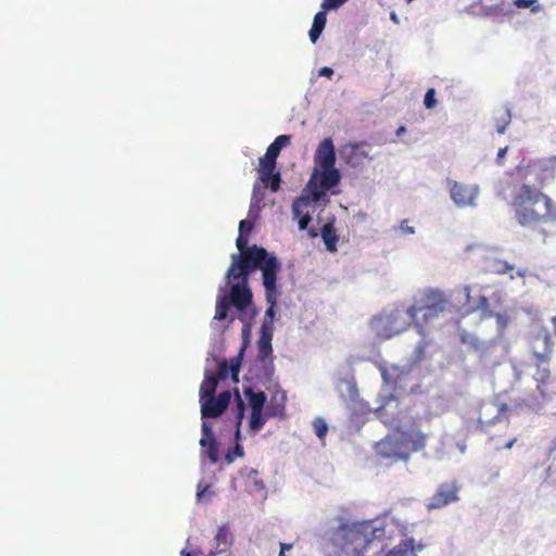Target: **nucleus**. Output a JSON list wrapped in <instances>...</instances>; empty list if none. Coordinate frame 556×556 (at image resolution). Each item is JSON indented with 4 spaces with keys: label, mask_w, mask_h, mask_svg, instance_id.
Returning <instances> with one entry per match:
<instances>
[{
    "label": "nucleus",
    "mask_w": 556,
    "mask_h": 556,
    "mask_svg": "<svg viewBox=\"0 0 556 556\" xmlns=\"http://www.w3.org/2000/svg\"><path fill=\"white\" fill-rule=\"evenodd\" d=\"M511 206L518 223L532 226L541 223H556V203L541 190L523 184L516 191Z\"/></svg>",
    "instance_id": "1"
},
{
    "label": "nucleus",
    "mask_w": 556,
    "mask_h": 556,
    "mask_svg": "<svg viewBox=\"0 0 556 556\" xmlns=\"http://www.w3.org/2000/svg\"><path fill=\"white\" fill-rule=\"evenodd\" d=\"M384 534V528L377 526L374 520L342 523L337 530V545L345 555L364 554L376 541H381Z\"/></svg>",
    "instance_id": "2"
},
{
    "label": "nucleus",
    "mask_w": 556,
    "mask_h": 556,
    "mask_svg": "<svg viewBox=\"0 0 556 556\" xmlns=\"http://www.w3.org/2000/svg\"><path fill=\"white\" fill-rule=\"evenodd\" d=\"M507 317L491 312H483L475 318L472 328L458 327L460 342L477 351H483L495 343L503 333Z\"/></svg>",
    "instance_id": "3"
},
{
    "label": "nucleus",
    "mask_w": 556,
    "mask_h": 556,
    "mask_svg": "<svg viewBox=\"0 0 556 556\" xmlns=\"http://www.w3.org/2000/svg\"><path fill=\"white\" fill-rule=\"evenodd\" d=\"M336 165V150L331 138H325L319 142L314 154V172L307 184V188L317 185L323 190H330L340 182L341 174Z\"/></svg>",
    "instance_id": "4"
},
{
    "label": "nucleus",
    "mask_w": 556,
    "mask_h": 556,
    "mask_svg": "<svg viewBox=\"0 0 556 556\" xmlns=\"http://www.w3.org/2000/svg\"><path fill=\"white\" fill-rule=\"evenodd\" d=\"M428 435L417 428L397 430L394 435L380 442V453L384 457L407 459L410 453L425 448Z\"/></svg>",
    "instance_id": "5"
},
{
    "label": "nucleus",
    "mask_w": 556,
    "mask_h": 556,
    "mask_svg": "<svg viewBox=\"0 0 556 556\" xmlns=\"http://www.w3.org/2000/svg\"><path fill=\"white\" fill-rule=\"evenodd\" d=\"M269 256L266 249L255 244L242 254H232L231 264L226 273L227 280L248 279L252 271L261 269Z\"/></svg>",
    "instance_id": "6"
},
{
    "label": "nucleus",
    "mask_w": 556,
    "mask_h": 556,
    "mask_svg": "<svg viewBox=\"0 0 556 556\" xmlns=\"http://www.w3.org/2000/svg\"><path fill=\"white\" fill-rule=\"evenodd\" d=\"M309 190L308 195H301L293 200L292 202V215L293 218L298 220L299 229L308 231V236L311 238L317 237V231L315 228H309L308 225L312 222V216L309 213V207L314 202H318L321 197L325 194L326 190L318 188L317 185L307 188Z\"/></svg>",
    "instance_id": "7"
},
{
    "label": "nucleus",
    "mask_w": 556,
    "mask_h": 556,
    "mask_svg": "<svg viewBox=\"0 0 556 556\" xmlns=\"http://www.w3.org/2000/svg\"><path fill=\"white\" fill-rule=\"evenodd\" d=\"M273 326L270 323L264 321L261 327V336L257 341V358L263 364L265 376L271 379L275 372L273 357Z\"/></svg>",
    "instance_id": "8"
},
{
    "label": "nucleus",
    "mask_w": 556,
    "mask_h": 556,
    "mask_svg": "<svg viewBox=\"0 0 556 556\" xmlns=\"http://www.w3.org/2000/svg\"><path fill=\"white\" fill-rule=\"evenodd\" d=\"M286 394L276 392L266 407L265 416L263 410H251L250 430L260 431L266 422V418L282 416L285 412Z\"/></svg>",
    "instance_id": "9"
},
{
    "label": "nucleus",
    "mask_w": 556,
    "mask_h": 556,
    "mask_svg": "<svg viewBox=\"0 0 556 556\" xmlns=\"http://www.w3.org/2000/svg\"><path fill=\"white\" fill-rule=\"evenodd\" d=\"M459 488L455 482L441 483L435 493L428 498L426 507L428 510L439 509L451 503L457 502Z\"/></svg>",
    "instance_id": "10"
},
{
    "label": "nucleus",
    "mask_w": 556,
    "mask_h": 556,
    "mask_svg": "<svg viewBox=\"0 0 556 556\" xmlns=\"http://www.w3.org/2000/svg\"><path fill=\"white\" fill-rule=\"evenodd\" d=\"M400 318L401 312L395 309L389 314H381L376 316L372 318L371 325L377 329L378 334H382L386 338H391L406 329L405 323L397 325V320Z\"/></svg>",
    "instance_id": "11"
},
{
    "label": "nucleus",
    "mask_w": 556,
    "mask_h": 556,
    "mask_svg": "<svg viewBox=\"0 0 556 556\" xmlns=\"http://www.w3.org/2000/svg\"><path fill=\"white\" fill-rule=\"evenodd\" d=\"M281 269V263L275 255H270L261 266L265 296L280 295L277 287V275Z\"/></svg>",
    "instance_id": "12"
},
{
    "label": "nucleus",
    "mask_w": 556,
    "mask_h": 556,
    "mask_svg": "<svg viewBox=\"0 0 556 556\" xmlns=\"http://www.w3.org/2000/svg\"><path fill=\"white\" fill-rule=\"evenodd\" d=\"M230 399V392L223 391L217 395V397L212 396L200 401L202 419L219 417L227 409Z\"/></svg>",
    "instance_id": "13"
},
{
    "label": "nucleus",
    "mask_w": 556,
    "mask_h": 556,
    "mask_svg": "<svg viewBox=\"0 0 556 556\" xmlns=\"http://www.w3.org/2000/svg\"><path fill=\"white\" fill-rule=\"evenodd\" d=\"M253 299L252 291L249 287L248 279H241L236 283H232L228 300L238 309L244 311L251 305Z\"/></svg>",
    "instance_id": "14"
},
{
    "label": "nucleus",
    "mask_w": 556,
    "mask_h": 556,
    "mask_svg": "<svg viewBox=\"0 0 556 556\" xmlns=\"http://www.w3.org/2000/svg\"><path fill=\"white\" fill-rule=\"evenodd\" d=\"M276 169V161L273 159H268L267 156H263L260 159L258 164V174L260 178L266 186H269L273 192H276L280 188V174L279 172H275Z\"/></svg>",
    "instance_id": "15"
},
{
    "label": "nucleus",
    "mask_w": 556,
    "mask_h": 556,
    "mask_svg": "<svg viewBox=\"0 0 556 556\" xmlns=\"http://www.w3.org/2000/svg\"><path fill=\"white\" fill-rule=\"evenodd\" d=\"M477 194L476 186L454 182L451 188V198L458 206L473 205Z\"/></svg>",
    "instance_id": "16"
},
{
    "label": "nucleus",
    "mask_w": 556,
    "mask_h": 556,
    "mask_svg": "<svg viewBox=\"0 0 556 556\" xmlns=\"http://www.w3.org/2000/svg\"><path fill=\"white\" fill-rule=\"evenodd\" d=\"M202 438L200 440V445L203 448H206L205 453L212 464H216L218 462V446L213 433L211 426L206 422H202Z\"/></svg>",
    "instance_id": "17"
},
{
    "label": "nucleus",
    "mask_w": 556,
    "mask_h": 556,
    "mask_svg": "<svg viewBox=\"0 0 556 556\" xmlns=\"http://www.w3.org/2000/svg\"><path fill=\"white\" fill-rule=\"evenodd\" d=\"M407 315L409 317L410 323L415 325V327L418 329V331L424 334L422 325L418 320V315L421 314L422 319L425 321H428L429 319L438 316L440 311H432L430 306H424L420 303H415L410 307L407 308Z\"/></svg>",
    "instance_id": "18"
},
{
    "label": "nucleus",
    "mask_w": 556,
    "mask_h": 556,
    "mask_svg": "<svg viewBox=\"0 0 556 556\" xmlns=\"http://www.w3.org/2000/svg\"><path fill=\"white\" fill-rule=\"evenodd\" d=\"M364 143H350L343 149L345 162L351 166H357L362 161L368 157V153L363 150Z\"/></svg>",
    "instance_id": "19"
},
{
    "label": "nucleus",
    "mask_w": 556,
    "mask_h": 556,
    "mask_svg": "<svg viewBox=\"0 0 556 556\" xmlns=\"http://www.w3.org/2000/svg\"><path fill=\"white\" fill-rule=\"evenodd\" d=\"M214 541L215 549L210 552L208 556H215L228 549V547L232 544V534L227 526H220L218 528Z\"/></svg>",
    "instance_id": "20"
},
{
    "label": "nucleus",
    "mask_w": 556,
    "mask_h": 556,
    "mask_svg": "<svg viewBox=\"0 0 556 556\" xmlns=\"http://www.w3.org/2000/svg\"><path fill=\"white\" fill-rule=\"evenodd\" d=\"M417 303H420L424 306H430L432 311L440 312H443L446 306V300L444 299L443 294L434 290L425 292Z\"/></svg>",
    "instance_id": "21"
},
{
    "label": "nucleus",
    "mask_w": 556,
    "mask_h": 556,
    "mask_svg": "<svg viewBox=\"0 0 556 556\" xmlns=\"http://www.w3.org/2000/svg\"><path fill=\"white\" fill-rule=\"evenodd\" d=\"M508 407L505 403H502L496 408V415L493 418H486V413L490 410V406L483 405L480 409V414L478 417V425L480 430L485 431V429L494 425L496 421L501 419V417L507 412Z\"/></svg>",
    "instance_id": "22"
},
{
    "label": "nucleus",
    "mask_w": 556,
    "mask_h": 556,
    "mask_svg": "<svg viewBox=\"0 0 556 556\" xmlns=\"http://www.w3.org/2000/svg\"><path fill=\"white\" fill-rule=\"evenodd\" d=\"M321 238L329 252L337 251L339 236L337 235V231L332 223H326L324 225V227L321 228Z\"/></svg>",
    "instance_id": "23"
},
{
    "label": "nucleus",
    "mask_w": 556,
    "mask_h": 556,
    "mask_svg": "<svg viewBox=\"0 0 556 556\" xmlns=\"http://www.w3.org/2000/svg\"><path fill=\"white\" fill-rule=\"evenodd\" d=\"M326 12L327 11H325L323 9V11L317 12L314 16L313 25L308 33L309 39L313 43H315L318 40L320 34L323 33V30L325 28V25L327 22Z\"/></svg>",
    "instance_id": "24"
},
{
    "label": "nucleus",
    "mask_w": 556,
    "mask_h": 556,
    "mask_svg": "<svg viewBox=\"0 0 556 556\" xmlns=\"http://www.w3.org/2000/svg\"><path fill=\"white\" fill-rule=\"evenodd\" d=\"M218 378L206 375L200 387V401L215 396Z\"/></svg>",
    "instance_id": "25"
},
{
    "label": "nucleus",
    "mask_w": 556,
    "mask_h": 556,
    "mask_svg": "<svg viewBox=\"0 0 556 556\" xmlns=\"http://www.w3.org/2000/svg\"><path fill=\"white\" fill-rule=\"evenodd\" d=\"M551 372L547 368H540L538 367L536 374L534 375V379L538 382V390L540 393L545 396L549 392H553L548 389V381H549Z\"/></svg>",
    "instance_id": "26"
},
{
    "label": "nucleus",
    "mask_w": 556,
    "mask_h": 556,
    "mask_svg": "<svg viewBox=\"0 0 556 556\" xmlns=\"http://www.w3.org/2000/svg\"><path fill=\"white\" fill-rule=\"evenodd\" d=\"M386 556H414V539H405Z\"/></svg>",
    "instance_id": "27"
},
{
    "label": "nucleus",
    "mask_w": 556,
    "mask_h": 556,
    "mask_svg": "<svg viewBox=\"0 0 556 556\" xmlns=\"http://www.w3.org/2000/svg\"><path fill=\"white\" fill-rule=\"evenodd\" d=\"M245 394L249 399L251 410H263L266 402V395L263 391L253 392L252 389L245 390Z\"/></svg>",
    "instance_id": "28"
},
{
    "label": "nucleus",
    "mask_w": 556,
    "mask_h": 556,
    "mask_svg": "<svg viewBox=\"0 0 556 556\" xmlns=\"http://www.w3.org/2000/svg\"><path fill=\"white\" fill-rule=\"evenodd\" d=\"M232 305L227 295L219 296L216 302L215 316L217 320H224L228 316L229 306Z\"/></svg>",
    "instance_id": "29"
},
{
    "label": "nucleus",
    "mask_w": 556,
    "mask_h": 556,
    "mask_svg": "<svg viewBox=\"0 0 556 556\" xmlns=\"http://www.w3.org/2000/svg\"><path fill=\"white\" fill-rule=\"evenodd\" d=\"M510 121H511L510 111L508 109H504L502 111L501 116H498L496 118L495 125H496L497 132L504 134L507 126L510 124Z\"/></svg>",
    "instance_id": "30"
},
{
    "label": "nucleus",
    "mask_w": 556,
    "mask_h": 556,
    "mask_svg": "<svg viewBox=\"0 0 556 556\" xmlns=\"http://www.w3.org/2000/svg\"><path fill=\"white\" fill-rule=\"evenodd\" d=\"M514 4L518 9H530L532 13H536L542 11V5L538 2V0H515Z\"/></svg>",
    "instance_id": "31"
},
{
    "label": "nucleus",
    "mask_w": 556,
    "mask_h": 556,
    "mask_svg": "<svg viewBox=\"0 0 556 556\" xmlns=\"http://www.w3.org/2000/svg\"><path fill=\"white\" fill-rule=\"evenodd\" d=\"M313 428L316 435L324 441L328 431V426L326 421L323 418H315L313 421Z\"/></svg>",
    "instance_id": "32"
},
{
    "label": "nucleus",
    "mask_w": 556,
    "mask_h": 556,
    "mask_svg": "<svg viewBox=\"0 0 556 556\" xmlns=\"http://www.w3.org/2000/svg\"><path fill=\"white\" fill-rule=\"evenodd\" d=\"M491 269L496 274H507L508 271L514 269V265L509 264L506 261H494L492 265H490Z\"/></svg>",
    "instance_id": "33"
},
{
    "label": "nucleus",
    "mask_w": 556,
    "mask_h": 556,
    "mask_svg": "<svg viewBox=\"0 0 556 556\" xmlns=\"http://www.w3.org/2000/svg\"><path fill=\"white\" fill-rule=\"evenodd\" d=\"M243 414H244V404H243L242 400L240 397H238V415H237L238 421H237V429L235 432L236 443L239 442L241 439L240 425H241V419L243 418Z\"/></svg>",
    "instance_id": "34"
},
{
    "label": "nucleus",
    "mask_w": 556,
    "mask_h": 556,
    "mask_svg": "<svg viewBox=\"0 0 556 556\" xmlns=\"http://www.w3.org/2000/svg\"><path fill=\"white\" fill-rule=\"evenodd\" d=\"M243 455H244L243 447L241 446V444L239 442H237L233 450L227 452V454L225 456V460L228 464H231L237 457H242Z\"/></svg>",
    "instance_id": "35"
},
{
    "label": "nucleus",
    "mask_w": 556,
    "mask_h": 556,
    "mask_svg": "<svg viewBox=\"0 0 556 556\" xmlns=\"http://www.w3.org/2000/svg\"><path fill=\"white\" fill-rule=\"evenodd\" d=\"M424 103L427 109H433L437 105L434 88H430L427 90V92L425 94Z\"/></svg>",
    "instance_id": "36"
},
{
    "label": "nucleus",
    "mask_w": 556,
    "mask_h": 556,
    "mask_svg": "<svg viewBox=\"0 0 556 556\" xmlns=\"http://www.w3.org/2000/svg\"><path fill=\"white\" fill-rule=\"evenodd\" d=\"M278 298H279V295L265 296L266 302L268 304V308L266 309V317H268L269 319H273L275 316V307H276Z\"/></svg>",
    "instance_id": "37"
},
{
    "label": "nucleus",
    "mask_w": 556,
    "mask_h": 556,
    "mask_svg": "<svg viewBox=\"0 0 556 556\" xmlns=\"http://www.w3.org/2000/svg\"><path fill=\"white\" fill-rule=\"evenodd\" d=\"M229 364L225 359L219 362L217 375L215 376V378H218V380H224L229 376Z\"/></svg>",
    "instance_id": "38"
},
{
    "label": "nucleus",
    "mask_w": 556,
    "mask_h": 556,
    "mask_svg": "<svg viewBox=\"0 0 556 556\" xmlns=\"http://www.w3.org/2000/svg\"><path fill=\"white\" fill-rule=\"evenodd\" d=\"M248 242H249L248 236H245L244 233L238 235L237 240H236V245L239 250V254H242L249 250L250 247H248Z\"/></svg>",
    "instance_id": "39"
},
{
    "label": "nucleus",
    "mask_w": 556,
    "mask_h": 556,
    "mask_svg": "<svg viewBox=\"0 0 556 556\" xmlns=\"http://www.w3.org/2000/svg\"><path fill=\"white\" fill-rule=\"evenodd\" d=\"M240 370V356L232 358L229 365V371L235 381H238V375Z\"/></svg>",
    "instance_id": "40"
},
{
    "label": "nucleus",
    "mask_w": 556,
    "mask_h": 556,
    "mask_svg": "<svg viewBox=\"0 0 556 556\" xmlns=\"http://www.w3.org/2000/svg\"><path fill=\"white\" fill-rule=\"evenodd\" d=\"M213 492L211 491L210 485H204L203 489H200V485L198 486L197 492V498L198 501H208L212 496Z\"/></svg>",
    "instance_id": "41"
},
{
    "label": "nucleus",
    "mask_w": 556,
    "mask_h": 556,
    "mask_svg": "<svg viewBox=\"0 0 556 556\" xmlns=\"http://www.w3.org/2000/svg\"><path fill=\"white\" fill-rule=\"evenodd\" d=\"M291 141V136L289 135H280L278 137L275 138V140L271 142L274 146H276L277 148H279V150L281 151V149L286 146H288Z\"/></svg>",
    "instance_id": "42"
},
{
    "label": "nucleus",
    "mask_w": 556,
    "mask_h": 556,
    "mask_svg": "<svg viewBox=\"0 0 556 556\" xmlns=\"http://www.w3.org/2000/svg\"><path fill=\"white\" fill-rule=\"evenodd\" d=\"M346 0H324L321 8L325 11L334 10L341 7Z\"/></svg>",
    "instance_id": "43"
},
{
    "label": "nucleus",
    "mask_w": 556,
    "mask_h": 556,
    "mask_svg": "<svg viewBox=\"0 0 556 556\" xmlns=\"http://www.w3.org/2000/svg\"><path fill=\"white\" fill-rule=\"evenodd\" d=\"M253 227L254 224L252 220L243 219L239 223V233H244L245 236H249Z\"/></svg>",
    "instance_id": "44"
},
{
    "label": "nucleus",
    "mask_w": 556,
    "mask_h": 556,
    "mask_svg": "<svg viewBox=\"0 0 556 556\" xmlns=\"http://www.w3.org/2000/svg\"><path fill=\"white\" fill-rule=\"evenodd\" d=\"M279 154H280L279 148H277L276 146L270 143L266 150L265 156L277 161V157L279 156Z\"/></svg>",
    "instance_id": "45"
},
{
    "label": "nucleus",
    "mask_w": 556,
    "mask_h": 556,
    "mask_svg": "<svg viewBox=\"0 0 556 556\" xmlns=\"http://www.w3.org/2000/svg\"><path fill=\"white\" fill-rule=\"evenodd\" d=\"M293 545L291 543H280V552L278 556H285L288 551H291Z\"/></svg>",
    "instance_id": "46"
},
{
    "label": "nucleus",
    "mask_w": 556,
    "mask_h": 556,
    "mask_svg": "<svg viewBox=\"0 0 556 556\" xmlns=\"http://www.w3.org/2000/svg\"><path fill=\"white\" fill-rule=\"evenodd\" d=\"M401 230H402L403 232H405V233H414V232H415L414 227H410V226L408 225V222H407V220H403V222L401 223Z\"/></svg>",
    "instance_id": "47"
},
{
    "label": "nucleus",
    "mask_w": 556,
    "mask_h": 556,
    "mask_svg": "<svg viewBox=\"0 0 556 556\" xmlns=\"http://www.w3.org/2000/svg\"><path fill=\"white\" fill-rule=\"evenodd\" d=\"M319 75L320 76H326V77L330 78L333 75V70L331 67H327V66L321 67L319 70Z\"/></svg>",
    "instance_id": "48"
},
{
    "label": "nucleus",
    "mask_w": 556,
    "mask_h": 556,
    "mask_svg": "<svg viewBox=\"0 0 556 556\" xmlns=\"http://www.w3.org/2000/svg\"><path fill=\"white\" fill-rule=\"evenodd\" d=\"M242 336L243 338L248 339L250 336V325H245L242 329Z\"/></svg>",
    "instance_id": "49"
},
{
    "label": "nucleus",
    "mask_w": 556,
    "mask_h": 556,
    "mask_svg": "<svg viewBox=\"0 0 556 556\" xmlns=\"http://www.w3.org/2000/svg\"><path fill=\"white\" fill-rule=\"evenodd\" d=\"M516 441H517V439H516V438H514V439L509 440V441L504 445V448H507V450L511 448V447L514 446V444L516 443Z\"/></svg>",
    "instance_id": "50"
},
{
    "label": "nucleus",
    "mask_w": 556,
    "mask_h": 556,
    "mask_svg": "<svg viewBox=\"0 0 556 556\" xmlns=\"http://www.w3.org/2000/svg\"><path fill=\"white\" fill-rule=\"evenodd\" d=\"M506 151H507V147H505V148H501V149L498 150V152H497V159H502V157H504V155H505Z\"/></svg>",
    "instance_id": "51"
},
{
    "label": "nucleus",
    "mask_w": 556,
    "mask_h": 556,
    "mask_svg": "<svg viewBox=\"0 0 556 556\" xmlns=\"http://www.w3.org/2000/svg\"><path fill=\"white\" fill-rule=\"evenodd\" d=\"M405 131H406V128H405L404 126H401V127H399V128H397V130H396V135H397V136H401V135H403Z\"/></svg>",
    "instance_id": "52"
},
{
    "label": "nucleus",
    "mask_w": 556,
    "mask_h": 556,
    "mask_svg": "<svg viewBox=\"0 0 556 556\" xmlns=\"http://www.w3.org/2000/svg\"><path fill=\"white\" fill-rule=\"evenodd\" d=\"M424 349H425V344L424 343H419L418 344V350L420 353H424Z\"/></svg>",
    "instance_id": "53"
},
{
    "label": "nucleus",
    "mask_w": 556,
    "mask_h": 556,
    "mask_svg": "<svg viewBox=\"0 0 556 556\" xmlns=\"http://www.w3.org/2000/svg\"><path fill=\"white\" fill-rule=\"evenodd\" d=\"M391 20L394 21L395 23H397V16L395 13L391 14Z\"/></svg>",
    "instance_id": "54"
},
{
    "label": "nucleus",
    "mask_w": 556,
    "mask_h": 556,
    "mask_svg": "<svg viewBox=\"0 0 556 556\" xmlns=\"http://www.w3.org/2000/svg\"><path fill=\"white\" fill-rule=\"evenodd\" d=\"M551 453L556 452V441L554 442L553 446L549 448Z\"/></svg>",
    "instance_id": "55"
},
{
    "label": "nucleus",
    "mask_w": 556,
    "mask_h": 556,
    "mask_svg": "<svg viewBox=\"0 0 556 556\" xmlns=\"http://www.w3.org/2000/svg\"><path fill=\"white\" fill-rule=\"evenodd\" d=\"M346 556H364V554H359V553H350L349 555Z\"/></svg>",
    "instance_id": "56"
},
{
    "label": "nucleus",
    "mask_w": 556,
    "mask_h": 556,
    "mask_svg": "<svg viewBox=\"0 0 556 556\" xmlns=\"http://www.w3.org/2000/svg\"><path fill=\"white\" fill-rule=\"evenodd\" d=\"M482 304H488V300L485 298L481 299Z\"/></svg>",
    "instance_id": "57"
},
{
    "label": "nucleus",
    "mask_w": 556,
    "mask_h": 556,
    "mask_svg": "<svg viewBox=\"0 0 556 556\" xmlns=\"http://www.w3.org/2000/svg\"><path fill=\"white\" fill-rule=\"evenodd\" d=\"M257 486H260L261 489H264V484L262 482L257 483Z\"/></svg>",
    "instance_id": "58"
},
{
    "label": "nucleus",
    "mask_w": 556,
    "mask_h": 556,
    "mask_svg": "<svg viewBox=\"0 0 556 556\" xmlns=\"http://www.w3.org/2000/svg\"><path fill=\"white\" fill-rule=\"evenodd\" d=\"M257 486H260L261 489H264V484L262 482L257 483Z\"/></svg>",
    "instance_id": "59"
},
{
    "label": "nucleus",
    "mask_w": 556,
    "mask_h": 556,
    "mask_svg": "<svg viewBox=\"0 0 556 556\" xmlns=\"http://www.w3.org/2000/svg\"><path fill=\"white\" fill-rule=\"evenodd\" d=\"M413 0H407V2H412Z\"/></svg>",
    "instance_id": "60"
}]
</instances>
